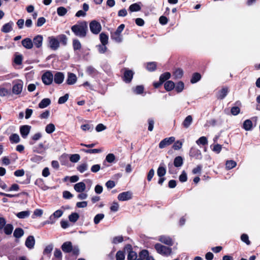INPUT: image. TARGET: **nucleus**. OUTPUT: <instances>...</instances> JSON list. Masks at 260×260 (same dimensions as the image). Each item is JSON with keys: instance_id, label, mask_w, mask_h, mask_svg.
<instances>
[{"instance_id": "obj_1", "label": "nucleus", "mask_w": 260, "mask_h": 260, "mask_svg": "<svg viewBox=\"0 0 260 260\" xmlns=\"http://www.w3.org/2000/svg\"><path fill=\"white\" fill-rule=\"evenodd\" d=\"M71 30L75 36L79 38H85L88 31L87 22L85 21L78 22L71 27Z\"/></svg>"}, {"instance_id": "obj_2", "label": "nucleus", "mask_w": 260, "mask_h": 260, "mask_svg": "<svg viewBox=\"0 0 260 260\" xmlns=\"http://www.w3.org/2000/svg\"><path fill=\"white\" fill-rule=\"evenodd\" d=\"M125 27L124 24H120L114 32H111V38L114 41L117 43H120L122 42L123 37L121 35L122 31Z\"/></svg>"}, {"instance_id": "obj_3", "label": "nucleus", "mask_w": 260, "mask_h": 260, "mask_svg": "<svg viewBox=\"0 0 260 260\" xmlns=\"http://www.w3.org/2000/svg\"><path fill=\"white\" fill-rule=\"evenodd\" d=\"M154 248L158 253L166 256L170 255L172 252L171 248L164 246L160 243L155 244L154 245Z\"/></svg>"}, {"instance_id": "obj_4", "label": "nucleus", "mask_w": 260, "mask_h": 260, "mask_svg": "<svg viewBox=\"0 0 260 260\" xmlns=\"http://www.w3.org/2000/svg\"><path fill=\"white\" fill-rule=\"evenodd\" d=\"M171 77V74L170 72H166L161 74L159 78V81L157 82H154L153 86L155 88H159L161 85L164 84L167 81H169Z\"/></svg>"}, {"instance_id": "obj_5", "label": "nucleus", "mask_w": 260, "mask_h": 260, "mask_svg": "<svg viewBox=\"0 0 260 260\" xmlns=\"http://www.w3.org/2000/svg\"><path fill=\"white\" fill-rule=\"evenodd\" d=\"M42 80L45 85L51 84L53 80V75L52 72L50 71L45 72L42 76Z\"/></svg>"}, {"instance_id": "obj_6", "label": "nucleus", "mask_w": 260, "mask_h": 260, "mask_svg": "<svg viewBox=\"0 0 260 260\" xmlns=\"http://www.w3.org/2000/svg\"><path fill=\"white\" fill-rule=\"evenodd\" d=\"M89 28L91 32L95 35H97L102 30V26L100 23L96 20H92L89 23Z\"/></svg>"}, {"instance_id": "obj_7", "label": "nucleus", "mask_w": 260, "mask_h": 260, "mask_svg": "<svg viewBox=\"0 0 260 260\" xmlns=\"http://www.w3.org/2000/svg\"><path fill=\"white\" fill-rule=\"evenodd\" d=\"M134 73L131 70L125 69L123 73V76L122 77V80L126 83H129L131 82Z\"/></svg>"}, {"instance_id": "obj_8", "label": "nucleus", "mask_w": 260, "mask_h": 260, "mask_svg": "<svg viewBox=\"0 0 260 260\" xmlns=\"http://www.w3.org/2000/svg\"><path fill=\"white\" fill-rule=\"evenodd\" d=\"M175 141V138L174 137H170L169 138H166L161 140L159 143L158 146L160 149H163Z\"/></svg>"}, {"instance_id": "obj_9", "label": "nucleus", "mask_w": 260, "mask_h": 260, "mask_svg": "<svg viewBox=\"0 0 260 260\" xmlns=\"http://www.w3.org/2000/svg\"><path fill=\"white\" fill-rule=\"evenodd\" d=\"M189 155L190 157L194 158L196 159H201L202 158V154L201 151L193 147L190 148Z\"/></svg>"}, {"instance_id": "obj_10", "label": "nucleus", "mask_w": 260, "mask_h": 260, "mask_svg": "<svg viewBox=\"0 0 260 260\" xmlns=\"http://www.w3.org/2000/svg\"><path fill=\"white\" fill-rule=\"evenodd\" d=\"M49 47L53 50H57L59 47V42L57 39L53 36L49 37L48 38Z\"/></svg>"}, {"instance_id": "obj_11", "label": "nucleus", "mask_w": 260, "mask_h": 260, "mask_svg": "<svg viewBox=\"0 0 260 260\" xmlns=\"http://www.w3.org/2000/svg\"><path fill=\"white\" fill-rule=\"evenodd\" d=\"M124 249H126L128 251V255L127 257V260H136L137 258V253L133 250L132 245L127 244Z\"/></svg>"}, {"instance_id": "obj_12", "label": "nucleus", "mask_w": 260, "mask_h": 260, "mask_svg": "<svg viewBox=\"0 0 260 260\" xmlns=\"http://www.w3.org/2000/svg\"><path fill=\"white\" fill-rule=\"evenodd\" d=\"M133 197L132 193L129 191H124L119 193L118 196V199L119 201H125L131 200Z\"/></svg>"}, {"instance_id": "obj_13", "label": "nucleus", "mask_w": 260, "mask_h": 260, "mask_svg": "<svg viewBox=\"0 0 260 260\" xmlns=\"http://www.w3.org/2000/svg\"><path fill=\"white\" fill-rule=\"evenodd\" d=\"M229 92V88L228 87H223L219 90L216 94V98L218 100H223L227 95Z\"/></svg>"}, {"instance_id": "obj_14", "label": "nucleus", "mask_w": 260, "mask_h": 260, "mask_svg": "<svg viewBox=\"0 0 260 260\" xmlns=\"http://www.w3.org/2000/svg\"><path fill=\"white\" fill-rule=\"evenodd\" d=\"M31 129V126L28 125H22L20 127V133L21 137L25 139L29 134Z\"/></svg>"}, {"instance_id": "obj_15", "label": "nucleus", "mask_w": 260, "mask_h": 260, "mask_svg": "<svg viewBox=\"0 0 260 260\" xmlns=\"http://www.w3.org/2000/svg\"><path fill=\"white\" fill-rule=\"evenodd\" d=\"M23 88L22 82L20 81L14 84L12 87V92L15 94H19L21 93Z\"/></svg>"}, {"instance_id": "obj_16", "label": "nucleus", "mask_w": 260, "mask_h": 260, "mask_svg": "<svg viewBox=\"0 0 260 260\" xmlns=\"http://www.w3.org/2000/svg\"><path fill=\"white\" fill-rule=\"evenodd\" d=\"M54 81L57 84H60L63 81L64 75L63 73L57 72L53 76Z\"/></svg>"}, {"instance_id": "obj_17", "label": "nucleus", "mask_w": 260, "mask_h": 260, "mask_svg": "<svg viewBox=\"0 0 260 260\" xmlns=\"http://www.w3.org/2000/svg\"><path fill=\"white\" fill-rule=\"evenodd\" d=\"M63 214V211L61 210H57L56 211H55L52 215H51L50 217H49V219L50 220H51V221H46L45 222L46 223H53L54 222V221L53 220V219H54L55 218H59L60 217H61L62 216Z\"/></svg>"}, {"instance_id": "obj_18", "label": "nucleus", "mask_w": 260, "mask_h": 260, "mask_svg": "<svg viewBox=\"0 0 260 260\" xmlns=\"http://www.w3.org/2000/svg\"><path fill=\"white\" fill-rule=\"evenodd\" d=\"M61 249L65 253L71 252L73 250L72 243L70 241H67L64 242L61 245Z\"/></svg>"}, {"instance_id": "obj_19", "label": "nucleus", "mask_w": 260, "mask_h": 260, "mask_svg": "<svg viewBox=\"0 0 260 260\" xmlns=\"http://www.w3.org/2000/svg\"><path fill=\"white\" fill-rule=\"evenodd\" d=\"M43 40L42 36L38 35L34 37L32 43L37 48H40L42 46Z\"/></svg>"}, {"instance_id": "obj_20", "label": "nucleus", "mask_w": 260, "mask_h": 260, "mask_svg": "<svg viewBox=\"0 0 260 260\" xmlns=\"http://www.w3.org/2000/svg\"><path fill=\"white\" fill-rule=\"evenodd\" d=\"M139 257H143L144 260H155L153 256H150L149 254L148 250L143 249L141 250L139 253Z\"/></svg>"}, {"instance_id": "obj_21", "label": "nucleus", "mask_w": 260, "mask_h": 260, "mask_svg": "<svg viewBox=\"0 0 260 260\" xmlns=\"http://www.w3.org/2000/svg\"><path fill=\"white\" fill-rule=\"evenodd\" d=\"M35 244V239L33 236H29L26 238L25 245L29 249L34 248Z\"/></svg>"}, {"instance_id": "obj_22", "label": "nucleus", "mask_w": 260, "mask_h": 260, "mask_svg": "<svg viewBox=\"0 0 260 260\" xmlns=\"http://www.w3.org/2000/svg\"><path fill=\"white\" fill-rule=\"evenodd\" d=\"M159 241L170 246L173 245V241L170 237L166 236H161L159 237Z\"/></svg>"}, {"instance_id": "obj_23", "label": "nucleus", "mask_w": 260, "mask_h": 260, "mask_svg": "<svg viewBox=\"0 0 260 260\" xmlns=\"http://www.w3.org/2000/svg\"><path fill=\"white\" fill-rule=\"evenodd\" d=\"M21 44L24 48L27 49H31L33 47L32 41L29 38H26L22 40Z\"/></svg>"}, {"instance_id": "obj_24", "label": "nucleus", "mask_w": 260, "mask_h": 260, "mask_svg": "<svg viewBox=\"0 0 260 260\" xmlns=\"http://www.w3.org/2000/svg\"><path fill=\"white\" fill-rule=\"evenodd\" d=\"M14 25L13 22L12 21H9L8 23L5 24L2 29L1 31L5 33L10 32L12 30V26Z\"/></svg>"}, {"instance_id": "obj_25", "label": "nucleus", "mask_w": 260, "mask_h": 260, "mask_svg": "<svg viewBox=\"0 0 260 260\" xmlns=\"http://www.w3.org/2000/svg\"><path fill=\"white\" fill-rule=\"evenodd\" d=\"M74 189L78 192H82L86 189V185L83 182H80L74 185Z\"/></svg>"}, {"instance_id": "obj_26", "label": "nucleus", "mask_w": 260, "mask_h": 260, "mask_svg": "<svg viewBox=\"0 0 260 260\" xmlns=\"http://www.w3.org/2000/svg\"><path fill=\"white\" fill-rule=\"evenodd\" d=\"M35 184L43 190L48 189V187L45 185L44 181L42 178H38L35 182Z\"/></svg>"}, {"instance_id": "obj_27", "label": "nucleus", "mask_w": 260, "mask_h": 260, "mask_svg": "<svg viewBox=\"0 0 260 260\" xmlns=\"http://www.w3.org/2000/svg\"><path fill=\"white\" fill-rule=\"evenodd\" d=\"M77 81V77L76 75L72 73H68V79L66 83L68 85L74 84Z\"/></svg>"}, {"instance_id": "obj_28", "label": "nucleus", "mask_w": 260, "mask_h": 260, "mask_svg": "<svg viewBox=\"0 0 260 260\" xmlns=\"http://www.w3.org/2000/svg\"><path fill=\"white\" fill-rule=\"evenodd\" d=\"M175 87V83L171 80L167 81L164 83V88L167 91H172L173 89H174Z\"/></svg>"}, {"instance_id": "obj_29", "label": "nucleus", "mask_w": 260, "mask_h": 260, "mask_svg": "<svg viewBox=\"0 0 260 260\" xmlns=\"http://www.w3.org/2000/svg\"><path fill=\"white\" fill-rule=\"evenodd\" d=\"M183 75V71L180 68H177L173 72V76L175 80L181 79Z\"/></svg>"}, {"instance_id": "obj_30", "label": "nucleus", "mask_w": 260, "mask_h": 260, "mask_svg": "<svg viewBox=\"0 0 260 260\" xmlns=\"http://www.w3.org/2000/svg\"><path fill=\"white\" fill-rule=\"evenodd\" d=\"M109 37L108 35L105 32H102L100 35V40L101 44L104 45H106L108 43Z\"/></svg>"}, {"instance_id": "obj_31", "label": "nucleus", "mask_w": 260, "mask_h": 260, "mask_svg": "<svg viewBox=\"0 0 260 260\" xmlns=\"http://www.w3.org/2000/svg\"><path fill=\"white\" fill-rule=\"evenodd\" d=\"M45 149L44 145L41 143L34 148V152L39 154H43L45 152Z\"/></svg>"}, {"instance_id": "obj_32", "label": "nucleus", "mask_w": 260, "mask_h": 260, "mask_svg": "<svg viewBox=\"0 0 260 260\" xmlns=\"http://www.w3.org/2000/svg\"><path fill=\"white\" fill-rule=\"evenodd\" d=\"M192 122V117L191 115H188L182 122V125L185 128H188Z\"/></svg>"}, {"instance_id": "obj_33", "label": "nucleus", "mask_w": 260, "mask_h": 260, "mask_svg": "<svg viewBox=\"0 0 260 260\" xmlns=\"http://www.w3.org/2000/svg\"><path fill=\"white\" fill-rule=\"evenodd\" d=\"M13 226L11 223L6 224L3 228L4 232L7 235H11L13 232Z\"/></svg>"}, {"instance_id": "obj_34", "label": "nucleus", "mask_w": 260, "mask_h": 260, "mask_svg": "<svg viewBox=\"0 0 260 260\" xmlns=\"http://www.w3.org/2000/svg\"><path fill=\"white\" fill-rule=\"evenodd\" d=\"M51 103V100L48 98L43 99L39 104V107L43 109L48 106Z\"/></svg>"}, {"instance_id": "obj_35", "label": "nucleus", "mask_w": 260, "mask_h": 260, "mask_svg": "<svg viewBox=\"0 0 260 260\" xmlns=\"http://www.w3.org/2000/svg\"><path fill=\"white\" fill-rule=\"evenodd\" d=\"M24 235V231L21 228H17L14 230L13 236L16 238H20Z\"/></svg>"}, {"instance_id": "obj_36", "label": "nucleus", "mask_w": 260, "mask_h": 260, "mask_svg": "<svg viewBox=\"0 0 260 260\" xmlns=\"http://www.w3.org/2000/svg\"><path fill=\"white\" fill-rule=\"evenodd\" d=\"M183 164V158L180 156H176L174 160V165L175 167L178 168L182 166Z\"/></svg>"}, {"instance_id": "obj_37", "label": "nucleus", "mask_w": 260, "mask_h": 260, "mask_svg": "<svg viewBox=\"0 0 260 260\" xmlns=\"http://www.w3.org/2000/svg\"><path fill=\"white\" fill-rule=\"evenodd\" d=\"M157 63L156 62H149L147 63L146 69L149 72H153L156 70Z\"/></svg>"}, {"instance_id": "obj_38", "label": "nucleus", "mask_w": 260, "mask_h": 260, "mask_svg": "<svg viewBox=\"0 0 260 260\" xmlns=\"http://www.w3.org/2000/svg\"><path fill=\"white\" fill-rule=\"evenodd\" d=\"M73 48L75 51L80 50L81 49V44L77 39H74L73 40Z\"/></svg>"}, {"instance_id": "obj_39", "label": "nucleus", "mask_w": 260, "mask_h": 260, "mask_svg": "<svg viewBox=\"0 0 260 260\" xmlns=\"http://www.w3.org/2000/svg\"><path fill=\"white\" fill-rule=\"evenodd\" d=\"M243 128L245 131H250L252 128V122L250 119H247L244 121Z\"/></svg>"}, {"instance_id": "obj_40", "label": "nucleus", "mask_w": 260, "mask_h": 260, "mask_svg": "<svg viewBox=\"0 0 260 260\" xmlns=\"http://www.w3.org/2000/svg\"><path fill=\"white\" fill-rule=\"evenodd\" d=\"M174 88L177 93H180L184 88V83L182 81H180L176 83Z\"/></svg>"}, {"instance_id": "obj_41", "label": "nucleus", "mask_w": 260, "mask_h": 260, "mask_svg": "<svg viewBox=\"0 0 260 260\" xmlns=\"http://www.w3.org/2000/svg\"><path fill=\"white\" fill-rule=\"evenodd\" d=\"M201 79V75L199 73H194L192 74L190 79V82L192 84L196 83L200 81Z\"/></svg>"}, {"instance_id": "obj_42", "label": "nucleus", "mask_w": 260, "mask_h": 260, "mask_svg": "<svg viewBox=\"0 0 260 260\" xmlns=\"http://www.w3.org/2000/svg\"><path fill=\"white\" fill-rule=\"evenodd\" d=\"M57 39L62 45L66 46L67 44L68 38L64 34H61L57 37Z\"/></svg>"}, {"instance_id": "obj_43", "label": "nucleus", "mask_w": 260, "mask_h": 260, "mask_svg": "<svg viewBox=\"0 0 260 260\" xmlns=\"http://www.w3.org/2000/svg\"><path fill=\"white\" fill-rule=\"evenodd\" d=\"M10 141L11 143H18L20 142V138L18 134H13L9 137Z\"/></svg>"}, {"instance_id": "obj_44", "label": "nucleus", "mask_w": 260, "mask_h": 260, "mask_svg": "<svg viewBox=\"0 0 260 260\" xmlns=\"http://www.w3.org/2000/svg\"><path fill=\"white\" fill-rule=\"evenodd\" d=\"M79 217L80 216L78 213L76 212H73L69 216V219L70 221L75 223L79 219Z\"/></svg>"}, {"instance_id": "obj_45", "label": "nucleus", "mask_w": 260, "mask_h": 260, "mask_svg": "<svg viewBox=\"0 0 260 260\" xmlns=\"http://www.w3.org/2000/svg\"><path fill=\"white\" fill-rule=\"evenodd\" d=\"M30 214L29 211H24L18 212L16 214V216L18 218L20 219H24L29 216Z\"/></svg>"}, {"instance_id": "obj_46", "label": "nucleus", "mask_w": 260, "mask_h": 260, "mask_svg": "<svg viewBox=\"0 0 260 260\" xmlns=\"http://www.w3.org/2000/svg\"><path fill=\"white\" fill-rule=\"evenodd\" d=\"M236 165V162L233 160H227L225 163V167L228 170H231L235 168Z\"/></svg>"}, {"instance_id": "obj_47", "label": "nucleus", "mask_w": 260, "mask_h": 260, "mask_svg": "<svg viewBox=\"0 0 260 260\" xmlns=\"http://www.w3.org/2000/svg\"><path fill=\"white\" fill-rule=\"evenodd\" d=\"M166 173V169L164 167L159 166L157 170V174L159 177H163Z\"/></svg>"}, {"instance_id": "obj_48", "label": "nucleus", "mask_w": 260, "mask_h": 260, "mask_svg": "<svg viewBox=\"0 0 260 260\" xmlns=\"http://www.w3.org/2000/svg\"><path fill=\"white\" fill-rule=\"evenodd\" d=\"M55 125L53 123L47 124L45 127V131L47 133L50 134L55 131Z\"/></svg>"}, {"instance_id": "obj_49", "label": "nucleus", "mask_w": 260, "mask_h": 260, "mask_svg": "<svg viewBox=\"0 0 260 260\" xmlns=\"http://www.w3.org/2000/svg\"><path fill=\"white\" fill-rule=\"evenodd\" d=\"M140 6L137 3L132 4L129 7V11L131 12H137L141 10Z\"/></svg>"}, {"instance_id": "obj_50", "label": "nucleus", "mask_w": 260, "mask_h": 260, "mask_svg": "<svg viewBox=\"0 0 260 260\" xmlns=\"http://www.w3.org/2000/svg\"><path fill=\"white\" fill-rule=\"evenodd\" d=\"M67 12V9L63 7H59L57 9V13L59 16H64Z\"/></svg>"}, {"instance_id": "obj_51", "label": "nucleus", "mask_w": 260, "mask_h": 260, "mask_svg": "<svg viewBox=\"0 0 260 260\" xmlns=\"http://www.w3.org/2000/svg\"><path fill=\"white\" fill-rule=\"evenodd\" d=\"M196 143L198 145H205L208 144V140L206 137L202 136L200 137L197 141Z\"/></svg>"}, {"instance_id": "obj_52", "label": "nucleus", "mask_w": 260, "mask_h": 260, "mask_svg": "<svg viewBox=\"0 0 260 260\" xmlns=\"http://www.w3.org/2000/svg\"><path fill=\"white\" fill-rule=\"evenodd\" d=\"M82 151L86 153L92 154L101 153L102 151V150L101 149H83Z\"/></svg>"}, {"instance_id": "obj_53", "label": "nucleus", "mask_w": 260, "mask_h": 260, "mask_svg": "<svg viewBox=\"0 0 260 260\" xmlns=\"http://www.w3.org/2000/svg\"><path fill=\"white\" fill-rule=\"evenodd\" d=\"M104 214L102 213H99L96 214L93 219L94 223L95 224H97L100 223L101 220H102L104 218Z\"/></svg>"}, {"instance_id": "obj_54", "label": "nucleus", "mask_w": 260, "mask_h": 260, "mask_svg": "<svg viewBox=\"0 0 260 260\" xmlns=\"http://www.w3.org/2000/svg\"><path fill=\"white\" fill-rule=\"evenodd\" d=\"M81 128L84 131L92 132L93 129V125L92 124H85L81 126Z\"/></svg>"}, {"instance_id": "obj_55", "label": "nucleus", "mask_w": 260, "mask_h": 260, "mask_svg": "<svg viewBox=\"0 0 260 260\" xmlns=\"http://www.w3.org/2000/svg\"><path fill=\"white\" fill-rule=\"evenodd\" d=\"M43 211L41 209H36L34 210L33 214L31 216L32 218H35L37 217H41L43 215Z\"/></svg>"}, {"instance_id": "obj_56", "label": "nucleus", "mask_w": 260, "mask_h": 260, "mask_svg": "<svg viewBox=\"0 0 260 260\" xmlns=\"http://www.w3.org/2000/svg\"><path fill=\"white\" fill-rule=\"evenodd\" d=\"M116 260H124L125 259V252L124 251L119 250L117 252L116 254Z\"/></svg>"}, {"instance_id": "obj_57", "label": "nucleus", "mask_w": 260, "mask_h": 260, "mask_svg": "<svg viewBox=\"0 0 260 260\" xmlns=\"http://www.w3.org/2000/svg\"><path fill=\"white\" fill-rule=\"evenodd\" d=\"M144 87L143 85H137L134 89V92L137 94H140L143 93Z\"/></svg>"}, {"instance_id": "obj_58", "label": "nucleus", "mask_w": 260, "mask_h": 260, "mask_svg": "<svg viewBox=\"0 0 260 260\" xmlns=\"http://www.w3.org/2000/svg\"><path fill=\"white\" fill-rule=\"evenodd\" d=\"M43 157L40 155H34L30 158L31 161L36 163H39L42 161Z\"/></svg>"}, {"instance_id": "obj_59", "label": "nucleus", "mask_w": 260, "mask_h": 260, "mask_svg": "<svg viewBox=\"0 0 260 260\" xmlns=\"http://www.w3.org/2000/svg\"><path fill=\"white\" fill-rule=\"evenodd\" d=\"M96 47L98 48L99 53L101 54L105 53L108 49L107 47H106V45H103V44H99L97 45Z\"/></svg>"}, {"instance_id": "obj_60", "label": "nucleus", "mask_w": 260, "mask_h": 260, "mask_svg": "<svg viewBox=\"0 0 260 260\" xmlns=\"http://www.w3.org/2000/svg\"><path fill=\"white\" fill-rule=\"evenodd\" d=\"M241 240L248 245H249L251 243L249 240L248 236L246 234H242L241 235Z\"/></svg>"}, {"instance_id": "obj_61", "label": "nucleus", "mask_w": 260, "mask_h": 260, "mask_svg": "<svg viewBox=\"0 0 260 260\" xmlns=\"http://www.w3.org/2000/svg\"><path fill=\"white\" fill-rule=\"evenodd\" d=\"M115 159V156L113 153H109L106 157L105 160L108 162L112 163Z\"/></svg>"}, {"instance_id": "obj_62", "label": "nucleus", "mask_w": 260, "mask_h": 260, "mask_svg": "<svg viewBox=\"0 0 260 260\" xmlns=\"http://www.w3.org/2000/svg\"><path fill=\"white\" fill-rule=\"evenodd\" d=\"M182 142L178 140L176 142H174V144L173 145L172 148L175 150H178L181 148L182 146Z\"/></svg>"}, {"instance_id": "obj_63", "label": "nucleus", "mask_w": 260, "mask_h": 260, "mask_svg": "<svg viewBox=\"0 0 260 260\" xmlns=\"http://www.w3.org/2000/svg\"><path fill=\"white\" fill-rule=\"evenodd\" d=\"M77 169L80 173H83L87 169V165L86 163H83L78 166Z\"/></svg>"}, {"instance_id": "obj_64", "label": "nucleus", "mask_w": 260, "mask_h": 260, "mask_svg": "<svg viewBox=\"0 0 260 260\" xmlns=\"http://www.w3.org/2000/svg\"><path fill=\"white\" fill-rule=\"evenodd\" d=\"M240 112V108L238 106L233 107L231 109V113L233 115L236 116Z\"/></svg>"}]
</instances>
